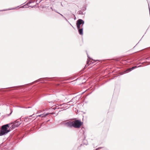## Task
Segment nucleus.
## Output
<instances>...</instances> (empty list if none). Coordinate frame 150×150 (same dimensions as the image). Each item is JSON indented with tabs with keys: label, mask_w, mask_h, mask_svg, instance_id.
<instances>
[{
	"label": "nucleus",
	"mask_w": 150,
	"mask_h": 150,
	"mask_svg": "<svg viewBox=\"0 0 150 150\" xmlns=\"http://www.w3.org/2000/svg\"><path fill=\"white\" fill-rule=\"evenodd\" d=\"M83 122L80 120H77L73 121H69L66 122L65 125L67 127H74L76 128H79L83 125Z\"/></svg>",
	"instance_id": "obj_1"
},
{
	"label": "nucleus",
	"mask_w": 150,
	"mask_h": 150,
	"mask_svg": "<svg viewBox=\"0 0 150 150\" xmlns=\"http://www.w3.org/2000/svg\"><path fill=\"white\" fill-rule=\"evenodd\" d=\"M10 124H6L4 125L1 126V129L0 130V136H1L4 135L10 131V130L8 129L10 126Z\"/></svg>",
	"instance_id": "obj_2"
},
{
	"label": "nucleus",
	"mask_w": 150,
	"mask_h": 150,
	"mask_svg": "<svg viewBox=\"0 0 150 150\" xmlns=\"http://www.w3.org/2000/svg\"><path fill=\"white\" fill-rule=\"evenodd\" d=\"M21 117L19 119L17 120L10 123V124H13V125L11 126V127H10V128L11 129H13L19 126L21 123Z\"/></svg>",
	"instance_id": "obj_3"
},
{
	"label": "nucleus",
	"mask_w": 150,
	"mask_h": 150,
	"mask_svg": "<svg viewBox=\"0 0 150 150\" xmlns=\"http://www.w3.org/2000/svg\"><path fill=\"white\" fill-rule=\"evenodd\" d=\"M84 23V21L81 19H79L77 20L76 22V25L77 28H79L81 27V25H83Z\"/></svg>",
	"instance_id": "obj_4"
},
{
	"label": "nucleus",
	"mask_w": 150,
	"mask_h": 150,
	"mask_svg": "<svg viewBox=\"0 0 150 150\" xmlns=\"http://www.w3.org/2000/svg\"><path fill=\"white\" fill-rule=\"evenodd\" d=\"M141 67V65H140L139 66H138V67L136 66L134 67H133L131 68L128 69L125 71V73L126 72H129L130 71H131L132 70H133V69H135V68H137L138 67Z\"/></svg>",
	"instance_id": "obj_5"
},
{
	"label": "nucleus",
	"mask_w": 150,
	"mask_h": 150,
	"mask_svg": "<svg viewBox=\"0 0 150 150\" xmlns=\"http://www.w3.org/2000/svg\"><path fill=\"white\" fill-rule=\"evenodd\" d=\"M78 31V32L79 34L81 35H83V28H80V27H79V28H77Z\"/></svg>",
	"instance_id": "obj_6"
},
{
	"label": "nucleus",
	"mask_w": 150,
	"mask_h": 150,
	"mask_svg": "<svg viewBox=\"0 0 150 150\" xmlns=\"http://www.w3.org/2000/svg\"><path fill=\"white\" fill-rule=\"evenodd\" d=\"M24 119V121L25 122H30L31 120V118H29L28 116H27L23 118Z\"/></svg>",
	"instance_id": "obj_7"
},
{
	"label": "nucleus",
	"mask_w": 150,
	"mask_h": 150,
	"mask_svg": "<svg viewBox=\"0 0 150 150\" xmlns=\"http://www.w3.org/2000/svg\"><path fill=\"white\" fill-rule=\"evenodd\" d=\"M42 79V78L40 79H38V80H36V81H34L32 83H29V84H27L26 85H31L33 84L34 83H36V82H38L39 81H41V80Z\"/></svg>",
	"instance_id": "obj_8"
},
{
	"label": "nucleus",
	"mask_w": 150,
	"mask_h": 150,
	"mask_svg": "<svg viewBox=\"0 0 150 150\" xmlns=\"http://www.w3.org/2000/svg\"><path fill=\"white\" fill-rule=\"evenodd\" d=\"M25 86V85H22V86H14V87H9V88H20L22 86Z\"/></svg>",
	"instance_id": "obj_9"
},
{
	"label": "nucleus",
	"mask_w": 150,
	"mask_h": 150,
	"mask_svg": "<svg viewBox=\"0 0 150 150\" xmlns=\"http://www.w3.org/2000/svg\"><path fill=\"white\" fill-rule=\"evenodd\" d=\"M86 6H83L82 8H81V10L83 11H86Z\"/></svg>",
	"instance_id": "obj_10"
},
{
	"label": "nucleus",
	"mask_w": 150,
	"mask_h": 150,
	"mask_svg": "<svg viewBox=\"0 0 150 150\" xmlns=\"http://www.w3.org/2000/svg\"><path fill=\"white\" fill-rule=\"evenodd\" d=\"M67 104H66V103H64L63 104L61 105V106H62L64 108H66L67 107Z\"/></svg>",
	"instance_id": "obj_11"
},
{
	"label": "nucleus",
	"mask_w": 150,
	"mask_h": 150,
	"mask_svg": "<svg viewBox=\"0 0 150 150\" xmlns=\"http://www.w3.org/2000/svg\"><path fill=\"white\" fill-rule=\"evenodd\" d=\"M78 13L80 15H83V12H82L81 10H80L78 11Z\"/></svg>",
	"instance_id": "obj_12"
},
{
	"label": "nucleus",
	"mask_w": 150,
	"mask_h": 150,
	"mask_svg": "<svg viewBox=\"0 0 150 150\" xmlns=\"http://www.w3.org/2000/svg\"><path fill=\"white\" fill-rule=\"evenodd\" d=\"M47 115H48V114H46L45 115H43V114H42V115H38L39 116H40V117H45L46 116H47Z\"/></svg>",
	"instance_id": "obj_13"
},
{
	"label": "nucleus",
	"mask_w": 150,
	"mask_h": 150,
	"mask_svg": "<svg viewBox=\"0 0 150 150\" xmlns=\"http://www.w3.org/2000/svg\"><path fill=\"white\" fill-rule=\"evenodd\" d=\"M64 18L67 22H68L69 23V24L71 25V24L68 21V20H67V19L66 18H65V17H64Z\"/></svg>",
	"instance_id": "obj_14"
},
{
	"label": "nucleus",
	"mask_w": 150,
	"mask_h": 150,
	"mask_svg": "<svg viewBox=\"0 0 150 150\" xmlns=\"http://www.w3.org/2000/svg\"><path fill=\"white\" fill-rule=\"evenodd\" d=\"M10 109V110H11V112L8 115V116H10L12 114V112H13V111L11 109Z\"/></svg>",
	"instance_id": "obj_15"
},
{
	"label": "nucleus",
	"mask_w": 150,
	"mask_h": 150,
	"mask_svg": "<svg viewBox=\"0 0 150 150\" xmlns=\"http://www.w3.org/2000/svg\"><path fill=\"white\" fill-rule=\"evenodd\" d=\"M103 147H99V148L96 149L95 150H98V149H102Z\"/></svg>",
	"instance_id": "obj_16"
},
{
	"label": "nucleus",
	"mask_w": 150,
	"mask_h": 150,
	"mask_svg": "<svg viewBox=\"0 0 150 150\" xmlns=\"http://www.w3.org/2000/svg\"><path fill=\"white\" fill-rule=\"evenodd\" d=\"M52 11H54L56 13H59V12H58L55 9H52Z\"/></svg>",
	"instance_id": "obj_17"
},
{
	"label": "nucleus",
	"mask_w": 150,
	"mask_h": 150,
	"mask_svg": "<svg viewBox=\"0 0 150 150\" xmlns=\"http://www.w3.org/2000/svg\"><path fill=\"white\" fill-rule=\"evenodd\" d=\"M73 99H72L70 101H69L68 102H67V103H71L73 101Z\"/></svg>",
	"instance_id": "obj_18"
},
{
	"label": "nucleus",
	"mask_w": 150,
	"mask_h": 150,
	"mask_svg": "<svg viewBox=\"0 0 150 150\" xmlns=\"http://www.w3.org/2000/svg\"><path fill=\"white\" fill-rule=\"evenodd\" d=\"M87 57H88V58L89 59H92L89 56V55H88V54H87Z\"/></svg>",
	"instance_id": "obj_19"
},
{
	"label": "nucleus",
	"mask_w": 150,
	"mask_h": 150,
	"mask_svg": "<svg viewBox=\"0 0 150 150\" xmlns=\"http://www.w3.org/2000/svg\"><path fill=\"white\" fill-rule=\"evenodd\" d=\"M34 115V114H33V115H30L29 116H28V117L29 118H30V117H32Z\"/></svg>",
	"instance_id": "obj_20"
},
{
	"label": "nucleus",
	"mask_w": 150,
	"mask_h": 150,
	"mask_svg": "<svg viewBox=\"0 0 150 150\" xmlns=\"http://www.w3.org/2000/svg\"><path fill=\"white\" fill-rule=\"evenodd\" d=\"M27 7L26 6V5H24L22 7V8H26Z\"/></svg>",
	"instance_id": "obj_21"
},
{
	"label": "nucleus",
	"mask_w": 150,
	"mask_h": 150,
	"mask_svg": "<svg viewBox=\"0 0 150 150\" xmlns=\"http://www.w3.org/2000/svg\"><path fill=\"white\" fill-rule=\"evenodd\" d=\"M59 14L63 18H64V17L62 14L60 13H59Z\"/></svg>",
	"instance_id": "obj_22"
},
{
	"label": "nucleus",
	"mask_w": 150,
	"mask_h": 150,
	"mask_svg": "<svg viewBox=\"0 0 150 150\" xmlns=\"http://www.w3.org/2000/svg\"><path fill=\"white\" fill-rule=\"evenodd\" d=\"M83 25H81L80 28H83Z\"/></svg>",
	"instance_id": "obj_23"
},
{
	"label": "nucleus",
	"mask_w": 150,
	"mask_h": 150,
	"mask_svg": "<svg viewBox=\"0 0 150 150\" xmlns=\"http://www.w3.org/2000/svg\"><path fill=\"white\" fill-rule=\"evenodd\" d=\"M90 61H89L88 59L87 60V64H88L89 63V62Z\"/></svg>",
	"instance_id": "obj_24"
},
{
	"label": "nucleus",
	"mask_w": 150,
	"mask_h": 150,
	"mask_svg": "<svg viewBox=\"0 0 150 150\" xmlns=\"http://www.w3.org/2000/svg\"><path fill=\"white\" fill-rule=\"evenodd\" d=\"M54 101V100H52V101H51V102H49V103H53Z\"/></svg>",
	"instance_id": "obj_25"
},
{
	"label": "nucleus",
	"mask_w": 150,
	"mask_h": 150,
	"mask_svg": "<svg viewBox=\"0 0 150 150\" xmlns=\"http://www.w3.org/2000/svg\"><path fill=\"white\" fill-rule=\"evenodd\" d=\"M148 5H149V4H148ZM149 13H150V8L149 7Z\"/></svg>",
	"instance_id": "obj_26"
},
{
	"label": "nucleus",
	"mask_w": 150,
	"mask_h": 150,
	"mask_svg": "<svg viewBox=\"0 0 150 150\" xmlns=\"http://www.w3.org/2000/svg\"><path fill=\"white\" fill-rule=\"evenodd\" d=\"M31 2H30V1H29L28 3V4H30L31 3Z\"/></svg>",
	"instance_id": "obj_27"
},
{
	"label": "nucleus",
	"mask_w": 150,
	"mask_h": 150,
	"mask_svg": "<svg viewBox=\"0 0 150 150\" xmlns=\"http://www.w3.org/2000/svg\"><path fill=\"white\" fill-rule=\"evenodd\" d=\"M7 10V9H5V10H2V11H4Z\"/></svg>",
	"instance_id": "obj_28"
},
{
	"label": "nucleus",
	"mask_w": 150,
	"mask_h": 150,
	"mask_svg": "<svg viewBox=\"0 0 150 150\" xmlns=\"http://www.w3.org/2000/svg\"><path fill=\"white\" fill-rule=\"evenodd\" d=\"M52 114H54V112H52Z\"/></svg>",
	"instance_id": "obj_29"
},
{
	"label": "nucleus",
	"mask_w": 150,
	"mask_h": 150,
	"mask_svg": "<svg viewBox=\"0 0 150 150\" xmlns=\"http://www.w3.org/2000/svg\"><path fill=\"white\" fill-rule=\"evenodd\" d=\"M50 8H51V9L52 10V9H53L52 8V7H51Z\"/></svg>",
	"instance_id": "obj_30"
},
{
	"label": "nucleus",
	"mask_w": 150,
	"mask_h": 150,
	"mask_svg": "<svg viewBox=\"0 0 150 150\" xmlns=\"http://www.w3.org/2000/svg\"><path fill=\"white\" fill-rule=\"evenodd\" d=\"M15 8H12V9H15Z\"/></svg>",
	"instance_id": "obj_31"
},
{
	"label": "nucleus",
	"mask_w": 150,
	"mask_h": 150,
	"mask_svg": "<svg viewBox=\"0 0 150 150\" xmlns=\"http://www.w3.org/2000/svg\"><path fill=\"white\" fill-rule=\"evenodd\" d=\"M54 79V78H50V79Z\"/></svg>",
	"instance_id": "obj_32"
},
{
	"label": "nucleus",
	"mask_w": 150,
	"mask_h": 150,
	"mask_svg": "<svg viewBox=\"0 0 150 150\" xmlns=\"http://www.w3.org/2000/svg\"><path fill=\"white\" fill-rule=\"evenodd\" d=\"M49 120H48L47 121V122H48L49 121Z\"/></svg>",
	"instance_id": "obj_33"
},
{
	"label": "nucleus",
	"mask_w": 150,
	"mask_h": 150,
	"mask_svg": "<svg viewBox=\"0 0 150 150\" xmlns=\"http://www.w3.org/2000/svg\"><path fill=\"white\" fill-rule=\"evenodd\" d=\"M54 109H55V108L54 107Z\"/></svg>",
	"instance_id": "obj_34"
},
{
	"label": "nucleus",
	"mask_w": 150,
	"mask_h": 150,
	"mask_svg": "<svg viewBox=\"0 0 150 150\" xmlns=\"http://www.w3.org/2000/svg\"><path fill=\"white\" fill-rule=\"evenodd\" d=\"M66 104H67V105L68 104V103H66Z\"/></svg>",
	"instance_id": "obj_35"
}]
</instances>
